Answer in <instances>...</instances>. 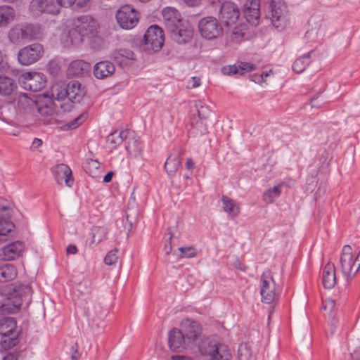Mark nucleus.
I'll use <instances>...</instances> for the list:
<instances>
[{
  "mask_svg": "<svg viewBox=\"0 0 360 360\" xmlns=\"http://www.w3.org/2000/svg\"><path fill=\"white\" fill-rule=\"evenodd\" d=\"M24 115H33V114H0V120L2 122V128L8 134L18 136L20 134V127L27 126L30 124L24 122V120L28 119Z\"/></svg>",
  "mask_w": 360,
  "mask_h": 360,
  "instance_id": "nucleus-10",
  "label": "nucleus"
},
{
  "mask_svg": "<svg viewBox=\"0 0 360 360\" xmlns=\"http://www.w3.org/2000/svg\"><path fill=\"white\" fill-rule=\"evenodd\" d=\"M31 9L41 13L57 15L60 11L56 0H32Z\"/></svg>",
  "mask_w": 360,
  "mask_h": 360,
  "instance_id": "nucleus-18",
  "label": "nucleus"
},
{
  "mask_svg": "<svg viewBox=\"0 0 360 360\" xmlns=\"http://www.w3.org/2000/svg\"><path fill=\"white\" fill-rule=\"evenodd\" d=\"M51 172L58 184H60L64 181L68 187L72 186L74 179L72 178V170L67 165H57L52 168Z\"/></svg>",
  "mask_w": 360,
  "mask_h": 360,
  "instance_id": "nucleus-19",
  "label": "nucleus"
},
{
  "mask_svg": "<svg viewBox=\"0 0 360 360\" xmlns=\"http://www.w3.org/2000/svg\"><path fill=\"white\" fill-rule=\"evenodd\" d=\"M181 331L188 343L196 341L202 335L201 325L192 319H185L181 322Z\"/></svg>",
  "mask_w": 360,
  "mask_h": 360,
  "instance_id": "nucleus-17",
  "label": "nucleus"
},
{
  "mask_svg": "<svg viewBox=\"0 0 360 360\" xmlns=\"http://www.w3.org/2000/svg\"><path fill=\"white\" fill-rule=\"evenodd\" d=\"M66 93V86L63 89H56L53 92V96L57 101L53 103L56 105L53 106L54 110H51L50 109H46L49 110V112H58L57 108L60 107L63 109V112H70L73 109V104H71L70 101H68V94Z\"/></svg>",
  "mask_w": 360,
  "mask_h": 360,
  "instance_id": "nucleus-20",
  "label": "nucleus"
},
{
  "mask_svg": "<svg viewBox=\"0 0 360 360\" xmlns=\"http://www.w3.org/2000/svg\"><path fill=\"white\" fill-rule=\"evenodd\" d=\"M32 295V288L28 285L0 286V311L9 314L18 310L23 303L29 305Z\"/></svg>",
  "mask_w": 360,
  "mask_h": 360,
  "instance_id": "nucleus-1",
  "label": "nucleus"
},
{
  "mask_svg": "<svg viewBox=\"0 0 360 360\" xmlns=\"http://www.w3.org/2000/svg\"><path fill=\"white\" fill-rule=\"evenodd\" d=\"M24 250L23 244L15 241L2 248L4 259L6 261L14 260L18 258Z\"/></svg>",
  "mask_w": 360,
  "mask_h": 360,
  "instance_id": "nucleus-27",
  "label": "nucleus"
},
{
  "mask_svg": "<svg viewBox=\"0 0 360 360\" xmlns=\"http://www.w3.org/2000/svg\"><path fill=\"white\" fill-rule=\"evenodd\" d=\"M44 53L43 46L39 43H34L19 50L18 60L22 65H30L38 61Z\"/></svg>",
  "mask_w": 360,
  "mask_h": 360,
  "instance_id": "nucleus-12",
  "label": "nucleus"
},
{
  "mask_svg": "<svg viewBox=\"0 0 360 360\" xmlns=\"http://www.w3.org/2000/svg\"><path fill=\"white\" fill-rule=\"evenodd\" d=\"M77 5L79 7L82 8L86 5V2H80V1L79 0V1L77 2Z\"/></svg>",
  "mask_w": 360,
  "mask_h": 360,
  "instance_id": "nucleus-63",
  "label": "nucleus"
},
{
  "mask_svg": "<svg viewBox=\"0 0 360 360\" xmlns=\"http://www.w3.org/2000/svg\"><path fill=\"white\" fill-rule=\"evenodd\" d=\"M195 167V163L191 159H188L186 161V167L188 169H193Z\"/></svg>",
  "mask_w": 360,
  "mask_h": 360,
  "instance_id": "nucleus-60",
  "label": "nucleus"
},
{
  "mask_svg": "<svg viewBox=\"0 0 360 360\" xmlns=\"http://www.w3.org/2000/svg\"><path fill=\"white\" fill-rule=\"evenodd\" d=\"M181 161L179 155L169 156L165 164L166 172L169 175H173L178 170Z\"/></svg>",
  "mask_w": 360,
  "mask_h": 360,
  "instance_id": "nucleus-37",
  "label": "nucleus"
},
{
  "mask_svg": "<svg viewBox=\"0 0 360 360\" xmlns=\"http://www.w3.org/2000/svg\"><path fill=\"white\" fill-rule=\"evenodd\" d=\"M184 1L189 6H195L200 3V0H184Z\"/></svg>",
  "mask_w": 360,
  "mask_h": 360,
  "instance_id": "nucleus-58",
  "label": "nucleus"
},
{
  "mask_svg": "<svg viewBox=\"0 0 360 360\" xmlns=\"http://www.w3.org/2000/svg\"><path fill=\"white\" fill-rule=\"evenodd\" d=\"M236 268L240 269L241 271H245L247 269V267L244 265H241L239 261H236L234 264Z\"/></svg>",
  "mask_w": 360,
  "mask_h": 360,
  "instance_id": "nucleus-61",
  "label": "nucleus"
},
{
  "mask_svg": "<svg viewBox=\"0 0 360 360\" xmlns=\"http://www.w3.org/2000/svg\"><path fill=\"white\" fill-rule=\"evenodd\" d=\"M270 8L271 23L278 30H283L289 21L286 6L281 0H271Z\"/></svg>",
  "mask_w": 360,
  "mask_h": 360,
  "instance_id": "nucleus-9",
  "label": "nucleus"
},
{
  "mask_svg": "<svg viewBox=\"0 0 360 360\" xmlns=\"http://www.w3.org/2000/svg\"><path fill=\"white\" fill-rule=\"evenodd\" d=\"M172 237V235L171 234L170 237H169V242L168 245L166 244L165 246V251L166 255H169L172 250V247L171 242H170Z\"/></svg>",
  "mask_w": 360,
  "mask_h": 360,
  "instance_id": "nucleus-56",
  "label": "nucleus"
},
{
  "mask_svg": "<svg viewBox=\"0 0 360 360\" xmlns=\"http://www.w3.org/2000/svg\"><path fill=\"white\" fill-rule=\"evenodd\" d=\"M18 274L17 269L12 264L0 262V283L14 279Z\"/></svg>",
  "mask_w": 360,
  "mask_h": 360,
  "instance_id": "nucleus-31",
  "label": "nucleus"
},
{
  "mask_svg": "<svg viewBox=\"0 0 360 360\" xmlns=\"http://www.w3.org/2000/svg\"><path fill=\"white\" fill-rule=\"evenodd\" d=\"M114 175V173L112 172H109L107 173L104 177H103V182L108 183L112 180V178Z\"/></svg>",
  "mask_w": 360,
  "mask_h": 360,
  "instance_id": "nucleus-57",
  "label": "nucleus"
},
{
  "mask_svg": "<svg viewBox=\"0 0 360 360\" xmlns=\"http://www.w3.org/2000/svg\"><path fill=\"white\" fill-rule=\"evenodd\" d=\"M198 349L202 355L210 356L211 360H230L231 357L228 346L213 342L209 338L202 339L198 344Z\"/></svg>",
  "mask_w": 360,
  "mask_h": 360,
  "instance_id": "nucleus-3",
  "label": "nucleus"
},
{
  "mask_svg": "<svg viewBox=\"0 0 360 360\" xmlns=\"http://www.w3.org/2000/svg\"><path fill=\"white\" fill-rule=\"evenodd\" d=\"M18 105L25 110H30L35 108L38 112H49L46 109L54 110L53 106L56 105L53 103V100L49 96L33 100L29 98L26 94H22L19 96Z\"/></svg>",
  "mask_w": 360,
  "mask_h": 360,
  "instance_id": "nucleus-8",
  "label": "nucleus"
},
{
  "mask_svg": "<svg viewBox=\"0 0 360 360\" xmlns=\"http://www.w3.org/2000/svg\"><path fill=\"white\" fill-rule=\"evenodd\" d=\"M256 69V65L248 63H240L238 65H226L221 68V72L225 75H240Z\"/></svg>",
  "mask_w": 360,
  "mask_h": 360,
  "instance_id": "nucleus-26",
  "label": "nucleus"
},
{
  "mask_svg": "<svg viewBox=\"0 0 360 360\" xmlns=\"http://www.w3.org/2000/svg\"><path fill=\"white\" fill-rule=\"evenodd\" d=\"M170 38L179 44L188 43L193 38V29L184 22L176 25L173 29L167 31Z\"/></svg>",
  "mask_w": 360,
  "mask_h": 360,
  "instance_id": "nucleus-16",
  "label": "nucleus"
},
{
  "mask_svg": "<svg viewBox=\"0 0 360 360\" xmlns=\"http://www.w3.org/2000/svg\"><path fill=\"white\" fill-rule=\"evenodd\" d=\"M165 37L162 29L158 25H151L143 36V49L148 53L159 51L164 44Z\"/></svg>",
  "mask_w": 360,
  "mask_h": 360,
  "instance_id": "nucleus-4",
  "label": "nucleus"
},
{
  "mask_svg": "<svg viewBox=\"0 0 360 360\" xmlns=\"http://www.w3.org/2000/svg\"><path fill=\"white\" fill-rule=\"evenodd\" d=\"M244 16L250 25H258L260 18L259 0H249L245 4Z\"/></svg>",
  "mask_w": 360,
  "mask_h": 360,
  "instance_id": "nucleus-22",
  "label": "nucleus"
},
{
  "mask_svg": "<svg viewBox=\"0 0 360 360\" xmlns=\"http://www.w3.org/2000/svg\"><path fill=\"white\" fill-rule=\"evenodd\" d=\"M86 91L79 81H70L66 86V93L68 94V101L71 104H75L80 102L84 96Z\"/></svg>",
  "mask_w": 360,
  "mask_h": 360,
  "instance_id": "nucleus-21",
  "label": "nucleus"
},
{
  "mask_svg": "<svg viewBox=\"0 0 360 360\" xmlns=\"http://www.w3.org/2000/svg\"><path fill=\"white\" fill-rule=\"evenodd\" d=\"M310 56L311 53H308L295 60L292 65L293 71L297 73L302 72L310 63Z\"/></svg>",
  "mask_w": 360,
  "mask_h": 360,
  "instance_id": "nucleus-38",
  "label": "nucleus"
},
{
  "mask_svg": "<svg viewBox=\"0 0 360 360\" xmlns=\"http://www.w3.org/2000/svg\"><path fill=\"white\" fill-rule=\"evenodd\" d=\"M1 343L4 349H9L18 343V333L16 330V321L13 318L6 317L0 320Z\"/></svg>",
  "mask_w": 360,
  "mask_h": 360,
  "instance_id": "nucleus-6",
  "label": "nucleus"
},
{
  "mask_svg": "<svg viewBox=\"0 0 360 360\" xmlns=\"http://www.w3.org/2000/svg\"><path fill=\"white\" fill-rule=\"evenodd\" d=\"M134 53L129 49L115 50L112 53V58L120 67H126L130 65L133 60Z\"/></svg>",
  "mask_w": 360,
  "mask_h": 360,
  "instance_id": "nucleus-29",
  "label": "nucleus"
},
{
  "mask_svg": "<svg viewBox=\"0 0 360 360\" xmlns=\"http://www.w3.org/2000/svg\"><path fill=\"white\" fill-rule=\"evenodd\" d=\"M323 307L324 311L331 314L335 308V301L333 299L328 298L323 302Z\"/></svg>",
  "mask_w": 360,
  "mask_h": 360,
  "instance_id": "nucleus-47",
  "label": "nucleus"
},
{
  "mask_svg": "<svg viewBox=\"0 0 360 360\" xmlns=\"http://www.w3.org/2000/svg\"><path fill=\"white\" fill-rule=\"evenodd\" d=\"M260 294L262 302L266 304L272 303L276 298V283L271 272L269 270L265 271L261 276Z\"/></svg>",
  "mask_w": 360,
  "mask_h": 360,
  "instance_id": "nucleus-14",
  "label": "nucleus"
},
{
  "mask_svg": "<svg viewBox=\"0 0 360 360\" xmlns=\"http://www.w3.org/2000/svg\"><path fill=\"white\" fill-rule=\"evenodd\" d=\"M246 29L247 26L245 24H240L236 26L231 32L232 41L236 43L240 42L245 37Z\"/></svg>",
  "mask_w": 360,
  "mask_h": 360,
  "instance_id": "nucleus-41",
  "label": "nucleus"
},
{
  "mask_svg": "<svg viewBox=\"0 0 360 360\" xmlns=\"http://www.w3.org/2000/svg\"><path fill=\"white\" fill-rule=\"evenodd\" d=\"M66 252L68 255H75L77 252V246L75 245H70L67 247Z\"/></svg>",
  "mask_w": 360,
  "mask_h": 360,
  "instance_id": "nucleus-54",
  "label": "nucleus"
},
{
  "mask_svg": "<svg viewBox=\"0 0 360 360\" xmlns=\"http://www.w3.org/2000/svg\"><path fill=\"white\" fill-rule=\"evenodd\" d=\"M21 35L27 39H32L36 37V27L34 25H28L20 30Z\"/></svg>",
  "mask_w": 360,
  "mask_h": 360,
  "instance_id": "nucleus-45",
  "label": "nucleus"
},
{
  "mask_svg": "<svg viewBox=\"0 0 360 360\" xmlns=\"http://www.w3.org/2000/svg\"><path fill=\"white\" fill-rule=\"evenodd\" d=\"M84 167L86 172L92 177H96L100 172V162L96 160H87Z\"/></svg>",
  "mask_w": 360,
  "mask_h": 360,
  "instance_id": "nucleus-40",
  "label": "nucleus"
},
{
  "mask_svg": "<svg viewBox=\"0 0 360 360\" xmlns=\"http://www.w3.org/2000/svg\"><path fill=\"white\" fill-rule=\"evenodd\" d=\"M117 252H118L117 248H115V249L110 250V252H108V253L106 255V256L104 258L105 264L107 265H109V266L115 264L118 259Z\"/></svg>",
  "mask_w": 360,
  "mask_h": 360,
  "instance_id": "nucleus-46",
  "label": "nucleus"
},
{
  "mask_svg": "<svg viewBox=\"0 0 360 360\" xmlns=\"http://www.w3.org/2000/svg\"><path fill=\"white\" fill-rule=\"evenodd\" d=\"M162 14L164 23L167 31L173 29L174 27H176V25H178L184 22L181 18L180 13L174 8H165L162 11Z\"/></svg>",
  "mask_w": 360,
  "mask_h": 360,
  "instance_id": "nucleus-23",
  "label": "nucleus"
},
{
  "mask_svg": "<svg viewBox=\"0 0 360 360\" xmlns=\"http://www.w3.org/2000/svg\"><path fill=\"white\" fill-rule=\"evenodd\" d=\"M42 144V141L39 139L35 138L32 143L31 148L32 149H36L38 148L39 146H41Z\"/></svg>",
  "mask_w": 360,
  "mask_h": 360,
  "instance_id": "nucleus-55",
  "label": "nucleus"
},
{
  "mask_svg": "<svg viewBox=\"0 0 360 360\" xmlns=\"http://www.w3.org/2000/svg\"><path fill=\"white\" fill-rule=\"evenodd\" d=\"M198 30L201 36L208 40L217 39L223 32L222 26L212 16L202 18L198 22Z\"/></svg>",
  "mask_w": 360,
  "mask_h": 360,
  "instance_id": "nucleus-11",
  "label": "nucleus"
},
{
  "mask_svg": "<svg viewBox=\"0 0 360 360\" xmlns=\"http://www.w3.org/2000/svg\"><path fill=\"white\" fill-rule=\"evenodd\" d=\"M98 27V25L97 22L91 16L81 15L77 18V21L75 22V27L74 29V32L78 33L80 35V41H83L82 37H84L92 36L94 40L98 44L97 46H94L93 43L91 42L92 47L94 49H98L101 48L103 44V39L101 37H97L96 35ZM70 34H73V31L70 32Z\"/></svg>",
  "mask_w": 360,
  "mask_h": 360,
  "instance_id": "nucleus-2",
  "label": "nucleus"
},
{
  "mask_svg": "<svg viewBox=\"0 0 360 360\" xmlns=\"http://www.w3.org/2000/svg\"><path fill=\"white\" fill-rule=\"evenodd\" d=\"M15 13L13 8L8 6H0V27L6 26L14 18Z\"/></svg>",
  "mask_w": 360,
  "mask_h": 360,
  "instance_id": "nucleus-35",
  "label": "nucleus"
},
{
  "mask_svg": "<svg viewBox=\"0 0 360 360\" xmlns=\"http://www.w3.org/2000/svg\"><path fill=\"white\" fill-rule=\"evenodd\" d=\"M195 106L197 110V112H202V109L205 108L206 110H209L210 112L214 111V105H209L205 102L202 101H195Z\"/></svg>",
  "mask_w": 360,
  "mask_h": 360,
  "instance_id": "nucleus-48",
  "label": "nucleus"
},
{
  "mask_svg": "<svg viewBox=\"0 0 360 360\" xmlns=\"http://www.w3.org/2000/svg\"><path fill=\"white\" fill-rule=\"evenodd\" d=\"M115 71L114 64L108 60L100 61L94 66V75L97 79H100L111 76Z\"/></svg>",
  "mask_w": 360,
  "mask_h": 360,
  "instance_id": "nucleus-25",
  "label": "nucleus"
},
{
  "mask_svg": "<svg viewBox=\"0 0 360 360\" xmlns=\"http://www.w3.org/2000/svg\"><path fill=\"white\" fill-rule=\"evenodd\" d=\"M17 89L15 81L6 76H0V95L11 96Z\"/></svg>",
  "mask_w": 360,
  "mask_h": 360,
  "instance_id": "nucleus-32",
  "label": "nucleus"
},
{
  "mask_svg": "<svg viewBox=\"0 0 360 360\" xmlns=\"http://www.w3.org/2000/svg\"><path fill=\"white\" fill-rule=\"evenodd\" d=\"M181 258H193L197 256L198 251L193 246L181 247L179 248Z\"/></svg>",
  "mask_w": 360,
  "mask_h": 360,
  "instance_id": "nucleus-44",
  "label": "nucleus"
},
{
  "mask_svg": "<svg viewBox=\"0 0 360 360\" xmlns=\"http://www.w3.org/2000/svg\"><path fill=\"white\" fill-rule=\"evenodd\" d=\"M127 149L129 153H140L141 151V147L136 139L133 140L132 142L129 141Z\"/></svg>",
  "mask_w": 360,
  "mask_h": 360,
  "instance_id": "nucleus-49",
  "label": "nucleus"
},
{
  "mask_svg": "<svg viewBox=\"0 0 360 360\" xmlns=\"http://www.w3.org/2000/svg\"><path fill=\"white\" fill-rule=\"evenodd\" d=\"M56 1L59 5L60 8H61V7H70L72 6L76 0H56Z\"/></svg>",
  "mask_w": 360,
  "mask_h": 360,
  "instance_id": "nucleus-52",
  "label": "nucleus"
},
{
  "mask_svg": "<svg viewBox=\"0 0 360 360\" xmlns=\"http://www.w3.org/2000/svg\"><path fill=\"white\" fill-rule=\"evenodd\" d=\"M281 194V186H274L272 189H269L263 195L264 200L267 203H272L275 198Z\"/></svg>",
  "mask_w": 360,
  "mask_h": 360,
  "instance_id": "nucleus-42",
  "label": "nucleus"
},
{
  "mask_svg": "<svg viewBox=\"0 0 360 360\" xmlns=\"http://www.w3.org/2000/svg\"><path fill=\"white\" fill-rule=\"evenodd\" d=\"M186 342L187 340L181 330L173 328L169 332L168 343L171 350L175 352L184 348Z\"/></svg>",
  "mask_w": 360,
  "mask_h": 360,
  "instance_id": "nucleus-28",
  "label": "nucleus"
},
{
  "mask_svg": "<svg viewBox=\"0 0 360 360\" xmlns=\"http://www.w3.org/2000/svg\"><path fill=\"white\" fill-rule=\"evenodd\" d=\"M356 260L358 262L359 264H360V250L359 251L358 255L355 257Z\"/></svg>",
  "mask_w": 360,
  "mask_h": 360,
  "instance_id": "nucleus-64",
  "label": "nucleus"
},
{
  "mask_svg": "<svg viewBox=\"0 0 360 360\" xmlns=\"http://www.w3.org/2000/svg\"><path fill=\"white\" fill-rule=\"evenodd\" d=\"M18 82L25 90L37 92L42 90L46 84L47 79L44 74L39 72H27L21 74Z\"/></svg>",
  "mask_w": 360,
  "mask_h": 360,
  "instance_id": "nucleus-7",
  "label": "nucleus"
},
{
  "mask_svg": "<svg viewBox=\"0 0 360 360\" xmlns=\"http://www.w3.org/2000/svg\"><path fill=\"white\" fill-rule=\"evenodd\" d=\"M188 84L191 88L198 87L201 84V79L198 77H193L191 78Z\"/></svg>",
  "mask_w": 360,
  "mask_h": 360,
  "instance_id": "nucleus-50",
  "label": "nucleus"
},
{
  "mask_svg": "<svg viewBox=\"0 0 360 360\" xmlns=\"http://www.w3.org/2000/svg\"><path fill=\"white\" fill-rule=\"evenodd\" d=\"M71 359L79 360V354L78 353V345L75 343L71 348Z\"/></svg>",
  "mask_w": 360,
  "mask_h": 360,
  "instance_id": "nucleus-51",
  "label": "nucleus"
},
{
  "mask_svg": "<svg viewBox=\"0 0 360 360\" xmlns=\"http://www.w3.org/2000/svg\"><path fill=\"white\" fill-rule=\"evenodd\" d=\"M268 75V73H262L260 76L258 77V81H259V78H262V79H263L264 77H266Z\"/></svg>",
  "mask_w": 360,
  "mask_h": 360,
  "instance_id": "nucleus-62",
  "label": "nucleus"
},
{
  "mask_svg": "<svg viewBox=\"0 0 360 360\" xmlns=\"http://www.w3.org/2000/svg\"><path fill=\"white\" fill-rule=\"evenodd\" d=\"M223 210L232 217H236L240 212L239 205L230 198L223 195L221 197Z\"/></svg>",
  "mask_w": 360,
  "mask_h": 360,
  "instance_id": "nucleus-34",
  "label": "nucleus"
},
{
  "mask_svg": "<svg viewBox=\"0 0 360 360\" xmlns=\"http://www.w3.org/2000/svg\"><path fill=\"white\" fill-rule=\"evenodd\" d=\"M340 269L347 281L352 280L359 271L360 264L354 257L352 248L346 245L342 248L340 259Z\"/></svg>",
  "mask_w": 360,
  "mask_h": 360,
  "instance_id": "nucleus-5",
  "label": "nucleus"
},
{
  "mask_svg": "<svg viewBox=\"0 0 360 360\" xmlns=\"http://www.w3.org/2000/svg\"><path fill=\"white\" fill-rule=\"evenodd\" d=\"M171 360H194L192 357L184 355H172L171 356Z\"/></svg>",
  "mask_w": 360,
  "mask_h": 360,
  "instance_id": "nucleus-53",
  "label": "nucleus"
},
{
  "mask_svg": "<svg viewBox=\"0 0 360 360\" xmlns=\"http://www.w3.org/2000/svg\"><path fill=\"white\" fill-rule=\"evenodd\" d=\"M92 240L94 244H98L106 239L108 230L103 226H96L92 229Z\"/></svg>",
  "mask_w": 360,
  "mask_h": 360,
  "instance_id": "nucleus-39",
  "label": "nucleus"
},
{
  "mask_svg": "<svg viewBox=\"0 0 360 360\" xmlns=\"http://www.w3.org/2000/svg\"><path fill=\"white\" fill-rule=\"evenodd\" d=\"M129 134V132L127 130H115L108 136L106 142L110 148H115L122 143L124 139L127 138Z\"/></svg>",
  "mask_w": 360,
  "mask_h": 360,
  "instance_id": "nucleus-33",
  "label": "nucleus"
},
{
  "mask_svg": "<svg viewBox=\"0 0 360 360\" xmlns=\"http://www.w3.org/2000/svg\"><path fill=\"white\" fill-rule=\"evenodd\" d=\"M91 64L83 60H76L70 63L68 68V74L72 77H82L90 72Z\"/></svg>",
  "mask_w": 360,
  "mask_h": 360,
  "instance_id": "nucleus-24",
  "label": "nucleus"
},
{
  "mask_svg": "<svg viewBox=\"0 0 360 360\" xmlns=\"http://www.w3.org/2000/svg\"><path fill=\"white\" fill-rule=\"evenodd\" d=\"M238 360H256L255 353L247 343H241L238 349Z\"/></svg>",
  "mask_w": 360,
  "mask_h": 360,
  "instance_id": "nucleus-36",
  "label": "nucleus"
},
{
  "mask_svg": "<svg viewBox=\"0 0 360 360\" xmlns=\"http://www.w3.org/2000/svg\"><path fill=\"white\" fill-rule=\"evenodd\" d=\"M16 355L13 353H8L2 360H16Z\"/></svg>",
  "mask_w": 360,
  "mask_h": 360,
  "instance_id": "nucleus-59",
  "label": "nucleus"
},
{
  "mask_svg": "<svg viewBox=\"0 0 360 360\" xmlns=\"http://www.w3.org/2000/svg\"><path fill=\"white\" fill-rule=\"evenodd\" d=\"M86 119L84 114H80L77 117L75 118L72 121L67 123L65 125L61 127L63 130L74 129L78 127L82 123H83Z\"/></svg>",
  "mask_w": 360,
  "mask_h": 360,
  "instance_id": "nucleus-43",
  "label": "nucleus"
},
{
  "mask_svg": "<svg viewBox=\"0 0 360 360\" xmlns=\"http://www.w3.org/2000/svg\"><path fill=\"white\" fill-rule=\"evenodd\" d=\"M240 12L238 6L231 2L225 1L221 6L219 18L226 26L234 25L238 20Z\"/></svg>",
  "mask_w": 360,
  "mask_h": 360,
  "instance_id": "nucleus-15",
  "label": "nucleus"
},
{
  "mask_svg": "<svg viewBox=\"0 0 360 360\" xmlns=\"http://www.w3.org/2000/svg\"><path fill=\"white\" fill-rule=\"evenodd\" d=\"M322 281L325 288L331 289L336 283L335 268L333 263L328 262L323 269Z\"/></svg>",
  "mask_w": 360,
  "mask_h": 360,
  "instance_id": "nucleus-30",
  "label": "nucleus"
},
{
  "mask_svg": "<svg viewBox=\"0 0 360 360\" xmlns=\"http://www.w3.org/2000/svg\"><path fill=\"white\" fill-rule=\"evenodd\" d=\"M116 20L122 29H132L139 20V13L131 6L124 5L117 11Z\"/></svg>",
  "mask_w": 360,
  "mask_h": 360,
  "instance_id": "nucleus-13",
  "label": "nucleus"
}]
</instances>
